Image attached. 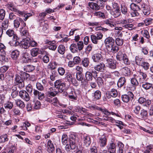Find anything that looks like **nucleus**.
I'll return each instance as SVG.
<instances>
[{
    "label": "nucleus",
    "instance_id": "obj_1",
    "mask_svg": "<svg viewBox=\"0 0 153 153\" xmlns=\"http://www.w3.org/2000/svg\"><path fill=\"white\" fill-rule=\"evenodd\" d=\"M79 138L73 134H71L68 137V143L65 146V151L68 153H71L72 150L74 149L78 142Z\"/></svg>",
    "mask_w": 153,
    "mask_h": 153
},
{
    "label": "nucleus",
    "instance_id": "obj_2",
    "mask_svg": "<svg viewBox=\"0 0 153 153\" xmlns=\"http://www.w3.org/2000/svg\"><path fill=\"white\" fill-rule=\"evenodd\" d=\"M7 7L11 11L16 12L19 16H21L22 17L25 18L24 20L25 21H26L29 17L32 16V14L31 13L22 12L19 10L13 3L8 4Z\"/></svg>",
    "mask_w": 153,
    "mask_h": 153
},
{
    "label": "nucleus",
    "instance_id": "obj_3",
    "mask_svg": "<svg viewBox=\"0 0 153 153\" xmlns=\"http://www.w3.org/2000/svg\"><path fill=\"white\" fill-rule=\"evenodd\" d=\"M102 53V52L98 50L93 51L91 53V58L94 62L98 63L102 60L103 57Z\"/></svg>",
    "mask_w": 153,
    "mask_h": 153
},
{
    "label": "nucleus",
    "instance_id": "obj_4",
    "mask_svg": "<svg viewBox=\"0 0 153 153\" xmlns=\"http://www.w3.org/2000/svg\"><path fill=\"white\" fill-rule=\"evenodd\" d=\"M55 88L58 89V91L62 93L64 91L67 89L66 87V84L62 82L60 79L56 80L54 83Z\"/></svg>",
    "mask_w": 153,
    "mask_h": 153
},
{
    "label": "nucleus",
    "instance_id": "obj_5",
    "mask_svg": "<svg viewBox=\"0 0 153 153\" xmlns=\"http://www.w3.org/2000/svg\"><path fill=\"white\" fill-rule=\"evenodd\" d=\"M113 10L111 12V14L115 18L119 16L121 14L119 5L116 2L112 3Z\"/></svg>",
    "mask_w": 153,
    "mask_h": 153
},
{
    "label": "nucleus",
    "instance_id": "obj_6",
    "mask_svg": "<svg viewBox=\"0 0 153 153\" xmlns=\"http://www.w3.org/2000/svg\"><path fill=\"white\" fill-rule=\"evenodd\" d=\"M14 84L17 85L20 89L23 88L25 85L23 79L18 74H16L15 76L14 80Z\"/></svg>",
    "mask_w": 153,
    "mask_h": 153
},
{
    "label": "nucleus",
    "instance_id": "obj_7",
    "mask_svg": "<svg viewBox=\"0 0 153 153\" xmlns=\"http://www.w3.org/2000/svg\"><path fill=\"white\" fill-rule=\"evenodd\" d=\"M134 95L132 92L128 91L127 94L122 95L121 96V99L123 102L128 103L130 101H131L134 99Z\"/></svg>",
    "mask_w": 153,
    "mask_h": 153
},
{
    "label": "nucleus",
    "instance_id": "obj_8",
    "mask_svg": "<svg viewBox=\"0 0 153 153\" xmlns=\"http://www.w3.org/2000/svg\"><path fill=\"white\" fill-rule=\"evenodd\" d=\"M102 37V33L99 32L95 34H92L91 36L92 42L94 44H97L98 42V40L101 39Z\"/></svg>",
    "mask_w": 153,
    "mask_h": 153
},
{
    "label": "nucleus",
    "instance_id": "obj_9",
    "mask_svg": "<svg viewBox=\"0 0 153 153\" xmlns=\"http://www.w3.org/2000/svg\"><path fill=\"white\" fill-rule=\"evenodd\" d=\"M68 92L69 93L68 98L71 101L77 100V97L74 88L71 87L68 88Z\"/></svg>",
    "mask_w": 153,
    "mask_h": 153
},
{
    "label": "nucleus",
    "instance_id": "obj_10",
    "mask_svg": "<svg viewBox=\"0 0 153 153\" xmlns=\"http://www.w3.org/2000/svg\"><path fill=\"white\" fill-rule=\"evenodd\" d=\"M147 75L146 73L140 71L139 72L138 75L137 76L136 78L138 80L139 83H141L146 81Z\"/></svg>",
    "mask_w": 153,
    "mask_h": 153
},
{
    "label": "nucleus",
    "instance_id": "obj_11",
    "mask_svg": "<svg viewBox=\"0 0 153 153\" xmlns=\"http://www.w3.org/2000/svg\"><path fill=\"white\" fill-rule=\"evenodd\" d=\"M65 79L66 81H67L69 83L71 82L75 86L78 85L77 81L74 78L72 77L71 74L68 73L65 74Z\"/></svg>",
    "mask_w": 153,
    "mask_h": 153
},
{
    "label": "nucleus",
    "instance_id": "obj_12",
    "mask_svg": "<svg viewBox=\"0 0 153 153\" xmlns=\"http://www.w3.org/2000/svg\"><path fill=\"white\" fill-rule=\"evenodd\" d=\"M138 101L140 104L142 105L143 106L146 107H149L151 103L150 100L146 99L143 97H140Z\"/></svg>",
    "mask_w": 153,
    "mask_h": 153
},
{
    "label": "nucleus",
    "instance_id": "obj_13",
    "mask_svg": "<svg viewBox=\"0 0 153 153\" xmlns=\"http://www.w3.org/2000/svg\"><path fill=\"white\" fill-rule=\"evenodd\" d=\"M106 66L112 69H114L116 68V61L111 59H106Z\"/></svg>",
    "mask_w": 153,
    "mask_h": 153
},
{
    "label": "nucleus",
    "instance_id": "obj_14",
    "mask_svg": "<svg viewBox=\"0 0 153 153\" xmlns=\"http://www.w3.org/2000/svg\"><path fill=\"white\" fill-rule=\"evenodd\" d=\"M83 146L86 147H88L91 143V137L87 134H84L82 138Z\"/></svg>",
    "mask_w": 153,
    "mask_h": 153
},
{
    "label": "nucleus",
    "instance_id": "obj_15",
    "mask_svg": "<svg viewBox=\"0 0 153 153\" xmlns=\"http://www.w3.org/2000/svg\"><path fill=\"white\" fill-rule=\"evenodd\" d=\"M90 109L93 110H97L99 111H101L102 113L106 115H110L111 113L108 111L105 108L103 109L101 107H99L98 106L94 105H91L89 106Z\"/></svg>",
    "mask_w": 153,
    "mask_h": 153
},
{
    "label": "nucleus",
    "instance_id": "obj_16",
    "mask_svg": "<svg viewBox=\"0 0 153 153\" xmlns=\"http://www.w3.org/2000/svg\"><path fill=\"white\" fill-rule=\"evenodd\" d=\"M30 39H23V40L20 42V46L25 49H28L30 46Z\"/></svg>",
    "mask_w": 153,
    "mask_h": 153
},
{
    "label": "nucleus",
    "instance_id": "obj_17",
    "mask_svg": "<svg viewBox=\"0 0 153 153\" xmlns=\"http://www.w3.org/2000/svg\"><path fill=\"white\" fill-rule=\"evenodd\" d=\"M105 42L107 48L112 47L114 43V40L113 38L109 37L106 38L105 40Z\"/></svg>",
    "mask_w": 153,
    "mask_h": 153
},
{
    "label": "nucleus",
    "instance_id": "obj_18",
    "mask_svg": "<svg viewBox=\"0 0 153 153\" xmlns=\"http://www.w3.org/2000/svg\"><path fill=\"white\" fill-rule=\"evenodd\" d=\"M20 97L26 101H28L30 99V97L28 93L25 90H22L19 92Z\"/></svg>",
    "mask_w": 153,
    "mask_h": 153
},
{
    "label": "nucleus",
    "instance_id": "obj_19",
    "mask_svg": "<svg viewBox=\"0 0 153 153\" xmlns=\"http://www.w3.org/2000/svg\"><path fill=\"white\" fill-rule=\"evenodd\" d=\"M20 23L22 25V26L23 27H25L26 25L25 23L24 22L22 19L17 17L14 21V27L16 28L18 27Z\"/></svg>",
    "mask_w": 153,
    "mask_h": 153
},
{
    "label": "nucleus",
    "instance_id": "obj_20",
    "mask_svg": "<svg viewBox=\"0 0 153 153\" xmlns=\"http://www.w3.org/2000/svg\"><path fill=\"white\" fill-rule=\"evenodd\" d=\"M107 140L106 137L103 135L99 137L98 143L101 147H105L107 143Z\"/></svg>",
    "mask_w": 153,
    "mask_h": 153
},
{
    "label": "nucleus",
    "instance_id": "obj_21",
    "mask_svg": "<svg viewBox=\"0 0 153 153\" xmlns=\"http://www.w3.org/2000/svg\"><path fill=\"white\" fill-rule=\"evenodd\" d=\"M108 153H116V149L115 144L113 143H111L107 146Z\"/></svg>",
    "mask_w": 153,
    "mask_h": 153
},
{
    "label": "nucleus",
    "instance_id": "obj_22",
    "mask_svg": "<svg viewBox=\"0 0 153 153\" xmlns=\"http://www.w3.org/2000/svg\"><path fill=\"white\" fill-rule=\"evenodd\" d=\"M6 34L8 36L10 37H13L12 40H16L17 39V36L16 34H15V32L12 29H9L6 32Z\"/></svg>",
    "mask_w": 153,
    "mask_h": 153
},
{
    "label": "nucleus",
    "instance_id": "obj_23",
    "mask_svg": "<svg viewBox=\"0 0 153 153\" xmlns=\"http://www.w3.org/2000/svg\"><path fill=\"white\" fill-rule=\"evenodd\" d=\"M139 116L142 119L144 120L147 119L148 117L147 111L144 109H141L139 113Z\"/></svg>",
    "mask_w": 153,
    "mask_h": 153
},
{
    "label": "nucleus",
    "instance_id": "obj_24",
    "mask_svg": "<svg viewBox=\"0 0 153 153\" xmlns=\"http://www.w3.org/2000/svg\"><path fill=\"white\" fill-rule=\"evenodd\" d=\"M47 147V150L49 153H52L55 150L54 147L51 140L48 141Z\"/></svg>",
    "mask_w": 153,
    "mask_h": 153
},
{
    "label": "nucleus",
    "instance_id": "obj_25",
    "mask_svg": "<svg viewBox=\"0 0 153 153\" xmlns=\"http://www.w3.org/2000/svg\"><path fill=\"white\" fill-rule=\"evenodd\" d=\"M85 79H84L83 80L85 82V84H86L87 81H91L93 79V76L92 73L90 71H87L85 74Z\"/></svg>",
    "mask_w": 153,
    "mask_h": 153
},
{
    "label": "nucleus",
    "instance_id": "obj_26",
    "mask_svg": "<svg viewBox=\"0 0 153 153\" xmlns=\"http://www.w3.org/2000/svg\"><path fill=\"white\" fill-rule=\"evenodd\" d=\"M20 28V32L21 36L22 38L27 37L29 36V32L25 26Z\"/></svg>",
    "mask_w": 153,
    "mask_h": 153
},
{
    "label": "nucleus",
    "instance_id": "obj_27",
    "mask_svg": "<svg viewBox=\"0 0 153 153\" xmlns=\"http://www.w3.org/2000/svg\"><path fill=\"white\" fill-rule=\"evenodd\" d=\"M126 79L124 77H120L117 82V85L119 88H121L125 86L126 84Z\"/></svg>",
    "mask_w": 153,
    "mask_h": 153
},
{
    "label": "nucleus",
    "instance_id": "obj_28",
    "mask_svg": "<svg viewBox=\"0 0 153 153\" xmlns=\"http://www.w3.org/2000/svg\"><path fill=\"white\" fill-rule=\"evenodd\" d=\"M33 94L36 97H38L39 100H42L45 97L44 93L40 92L36 90L33 89Z\"/></svg>",
    "mask_w": 153,
    "mask_h": 153
},
{
    "label": "nucleus",
    "instance_id": "obj_29",
    "mask_svg": "<svg viewBox=\"0 0 153 153\" xmlns=\"http://www.w3.org/2000/svg\"><path fill=\"white\" fill-rule=\"evenodd\" d=\"M105 68V65L103 62L100 63L94 67V69L95 70L100 72L104 71Z\"/></svg>",
    "mask_w": 153,
    "mask_h": 153
},
{
    "label": "nucleus",
    "instance_id": "obj_30",
    "mask_svg": "<svg viewBox=\"0 0 153 153\" xmlns=\"http://www.w3.org/2000/svg\"><path fill=\"white\" fill-rule=\"evenodd\" d=\"M4 106L5 109L9 111L13 108V103L9 101H7L4 104Z\"/></svg>",
    "mask_w": 153,
    "mask_h": 153
},
{
    "label": "nucleus",
    "instance_id": "obj_31",
    "mask_svg": "<svg viewBox=\"0 0 153 153\" xmlns=\"http://www.w3.org/2000/svg\"><path fill=\"white\" fill-rule=\"evenodd\" d=\"M88 6L91 9L97 11L99 10L100 9L97 3L89 2L88 3Z\"/></svg>",
    "mask_w": 153,
    "mask_h": 153
},
{
    "label": "nucleus",
    "instance_id": "obj_32",
    "mask_svg": "<svg viewBox=\"0 0 153 153\" xmlns=\"http://www.w3.org/2000/svg\"><path fill=\"white\" fill-rule=\"evenodd\" d=\"M40 25L42 27V31L46 33H48V29L49 27L48 25L44 21L41 22L40 24Z\"/></svg>",
    "mask_w": 153,
    "mask_h": 153
},
{
    "label": "nucleus",
    "instance_id": "obj_33",
    "mask_svg": "<svg viewBox=\"0 0 153 153\" xmlns=\"http://www.w3.org/2000/svg\"><path fill=\"white\" fill-rule=\"evenodd\" d=\"M15 102L16 106L22 109H23L25 106L24 102L19 99L15 100Z\"/></svg>",
    "mask_w": 153,
    "mask_h": 153
},
{
    "label": "nucleus",
    "instance_id": "obj_34",
    "mask_svg": "<svg viewBox=\"0 0 153 153\" xmlns=\"http://www.w3.org/2000/svg\"><path fill=\"white\" fill-rule=\"evenodd\" d=\"M123 74L125 76H128L131 74V71L130 69L128 67H123L121 69Z\"/></svg>",
    "mask_w": 153,
    "mask_h": 153
},
{
    "label": "nucleus",
    "instance_id": "obj_35",
    "mask_svg": "<svg viewBox=\"0 0 153 153\" xmlns=\"http://www.w3.org/2000/svg\"><path fill=\"white\" fill-rule=\"evenodd\" d=\"M126 54L125 53H123L122 51H119L117 54L116 58L117 60L121 61L123 60Z\"/></svg>",
    "mask_w": 153,
    "mask_h": 153
},
{
    "label": "nucleus",
    "instance_id": "obj_36",
    "mask_svg": "<svg viewBox=\"0 0 153 153\" xmlns=\"http://www.w3.org/2000/svg\"><path fill=\"white\" fill-rule=\"evenodd\" d=\"M76 77L77 80L79 81H81V85H85V82L83 80V75L82 73L77 72L76 73Z\"/></svg>",
    "mask_w": 153,
    "mask_h": 153
},
{
    "label": "nucleus",
    "instance_id": "obj_37",
    "mask_svg": "<svg viewBox=\"0 0 153 153\" xmlns=\"http://www.w3.org/2000/svg\"><path fill=\"white\" fill-rule=\"evenodd\" d=\"M9 21L8 19H6L1 23V27H2L4 30H6L8 27L9 26Z\"/></svg>",
    "mask_w": 153,
    "mask_h": 153
},
{
    "label": "nucleus",
    "instance_id": "obj_38",
    "mask_svg": "<svg viewBox=\"0 0 153 153\" xmlns=\"http://www.w3.org/2000/svg\"><path fill=\"white\" fill-rule=\"evenodd\" d=\"M29 54L27 53H24L22 56V59L23 63H27L30 62V59L29 58Z\"/></svg>",
    "mask_w": 153,
    "mask_h": 153
},
{
    "label": "nucleus",
    "instance_id": "obj_39",
    "mask_svg": "<svg viewBox=\"0 0 153 153\" xmlns=\"http://www.w3.org/2000/svg\"><path fill=\"white\" fill-rule=\"evenodd\" d=\"M142 84V87L146 90H149L151 88H153V85L151 83L146 82Z\"/></svg>",
    "mask_w": 153,
    "mask_h": 153
},
{
    "label": "nucleus",
    "instance_id": "obj_40",
    "mask_svg": "<svg viewBox=\"0 0 153 153\" xmlns=\"http://www.w3.org/2000/svg\"><path fill=\"white\" fill-rule=\"evenodd\" d=\"M35 69V67L31 65H27L25 66L24 67V70L28 72L32 71L34 70Z\"/></svg>",
    "mask_w": 153,
    "mask_h": 153
},
{
    "label": "nucleus",
    "instance_id": "obj_41",
    "mask_svg": "<svg viewBox=\"0 0 153 153\" xmlns=\"http://www.w3.org/2000/svg\"><path fill=\"white\" fill-rule=\"evenodd\" d=\"M70 49L71 52L75 53L78 52V49L77 45L74 43L71 44L69 48Z\"/></svg>",
    "mask_w": 153,
    "mask_h": 153
},
{
    "label": "nucleus",
    "instance_id": "obj_42",
    "mask_svg": "<svg viewBox=\"0 0 153 153\" xmlns=\"http://www.w3.org/2000/svg\"><path fill=\"white\" fill-rule=\"evenodd\" d=\"M19 52L17 50H15L11 52V57L13 59H16L19 57Z\"/></svg>",
    "mask_w": 153,
    "mask_h": 153
},
{
    "label": "nucleus",
    "instance_id": "obj_43",
    "mask_svg": "<svg viewBox=\"0 0 153 153\" xmlns=\"http://www.w3.org/2000/svg\"><path fill=\"white\" fill-rule=\"evenodd\" d=\"M9 140L8 135L4 134L0 136V143H4Z\"/></svg>",
    "mask_w": 153,
    "mask_h": 153
},
{
    "label": "nucleus",
    "instance_id": "obj_44",
    "mask_svg": "<svg viewBox=\"0 0 153 153\" xmlns=\"http://www.w3.org/2000/svg\"><path fill=\"white\" fill-rule=\"evenodd\" d=\"M90 62L89 59L87 58H84L82 60L81 64L85 67L87 68L89 65Z\"/></svg>",
    "mask_w": 153,
    "mask_h": 153
},
{
    "label": "nucleus",
    "instance_id": "obj_45",
    "mask_svg": "<svg viewBox=\"0 0 153 153\" xmlns=\"http://www.w3.org/2000/svg\"><path fill=\"white\" fill-rule=\"evenodd\" d=\"M135 59L136 64L140 66L144 61L143 58L140 57L138 56H136L135 57Z\"/></svg>",
    "mask_w": 153,
    "mask_h": 153
},
{
    "label": "nucleus",
    "instance_id": "obj_46",
    "mask_svg": "<svg viewBox=\"0 0 153 153\" xmlns=\"http://www.w3.org/2000/svg\"><path fill=\"white\" fill-rule=\"evenodd\" d=\"M130 7L133 11H139L141 10L140 7L134 3H131L130 5Z\"/></svg>",
    "mask_w": 153,
    "mask_h": 153
},
{
    "label": "nucleus",
    "instance_id": "obj_47",
    "mask_svg": "<svg viewBox=\"0 0 153 153\" xmlns=\"http://www.w3.org/2000/svg\"><path fill=\"white\" fill-rule=\"evenodd\" d=\"M94 15L98 18L104 19L105 17L104 13L101 11H96L93 13Z\"/></svg>",
    "mask_w": 153,
    "mask_h": 153
},
{
    "label": "nucleus",
    "instance_id": "obj_48",
    "mask_svg": "<svg viewBox=\"0 0 153 153\" xmlns=\"http://www.w3.org/2000/svg\"><path fill=\"white\" fill-rule=\"evenodd\" d=\"M110 50L111 52L113 53H117L119 49V47L118 45H114L111 48H108Z\"/></svg>",
    "mask_w": 153,
    "mask_h": 153
},
{
    "label": "nucleus",
    "instance_id": "obj_49",
    "mask_svg": "<svg viewBox=\"0 0 153 153\" xmlns=\"http://www.w3.org/2000/svg\"><path fill=\"white\" fill-rule=\"evenodd\" d=\"M137 80V79L134 78H131V83L132 86L135 88L139 84V81H138Z\"/></svg>",
    "mask_w": 153,
    "mask_h": 153
},
{
    "label": "nucleus",
    "instance_id": "obj_50",
    "mask_svg": "<svg viewBox=\"0 0 153 153\" xmlns=\"http://www.w3.org/2000/svg\"><path fill=\"white\" fill-rule=\"evenodd\" d=\"M65 47L62 45H60L58 48V52L62 55L64 54L65 53Z\"/></svg>",
    "mask_w": 153,
    "mask_h": 153
},
{
    "label": "nucleus",
    "instance_id": "obj_51",
    "mask_svg": "<svg viewBox=\"0 0 153 153\" xmlns=\"http://www.w3.org/2000/svg\"><path fill=\"white\" fill-rule=\"evenodd\" d=\"M103 22L104 24L108 25L111 27H114V23L111 19H106Z\"/></svg>",
    "mask_w": 153,
    "mask_h": 153
},
{
    "label": "nucleus",
    "instance_id": "obj_52",
    "mask_svg": "<svg viewBox=\"0 0 153 153\" xmlns=\"http://www.w3.org/2000/svg\"><path fill=\"white\" fill-rule=\"evenodd\" d=\"M121 10L122 13L124 15H126L128 13V8L127 6L124 4L121 5Z\"/></svg>",
    "mask_w": 153,
    "mask_h": 153
},
{
    "label": "nucleus",
    "instance_id": "obj_53",
    "mask_svg": "<svg viewBox=\"0 0 153 153\" xmlns=\"http://www.w3.org/2000/svg\"><path fill=\"white\" fill-rule=\"evenodd\" d=\"M96 79L97 84L99 87H101L103 85V81L100 77H97Z\"/></svg>",
    "mask_w": 153,
    "mask_h": 153
},
{
    "label": "nucleus",
    "instance_id": "obj_54",
    "mask_svg": "<svg viewBox=\"0 0 153 153\" xmlns=\"http://www.w3.org/2000/svg\"><path fill=\"white\" fill-rule=\"evenodd\" d=\"M101 92L99 90L96 91L94 94L93 96L96 100H99L101 97Z\"/></svg>",
    "mask_w": 153,
    "mask_h": 153
},
{
    "label": "nucleus",
    "instance_id": "obj_55",
    "mask_svg": "<svg viewBox=\"0 0 153 153\" xmlns=\"http://www.w3.org/2000/svg\"><path fill=\"white\" fill-rule=\"evenodd\" d=\"M38 49L33 48L30 51V53L33 57L36 56L38 54Z\"/></svg>",
    "mask_w": 153,
    "mask_h": 153
},
{
    "label": "nucleus",
    "instance_id": "obj_56",
    "mask_svg": "<svg viewBox=\"0 0 153 153\" xmlns=\"http://www.w3.org/2000/svg\"><path fill=\"white\" fill-rule=\"evenodd\" d=\"M140 66L145 70H147L149 69L150 67V65L148 62L144 61Z\"/></svg>",
    "mask_w": 153,
    "mask_h": 153
},
{
    "label": "nucleus",
    "instance_id": "obj_57",
    "mask_svg": "<svg viewBox=\"0 0 153 153\" xmlns=\"http://www.w3.org/2000/svg\"><path fill=\"white\" fill-rule=\"evenodd\" d=\"M68 136L66 134H63L62 137V142L64 145H66L68 142Z\"/></svg>",
    "mask_w": 153,
    "mask_h": 153
},
{
    "label": "nucleus",
    "instance_id": "obj_58",
    "mask_svg": "<svg viewBox=\"0 0 153 153\" xmlns=\"http://www.w3.org/2000/svg\"><path fill=\"white\" fill-rule=\"evenodd\" d=\"M6 14L5 11L3 9H0V20H3Z\"/></svg>",
    "mask_w": 153,
    "mask_h": 153
},
{
    "label": "nucleus",
    "instance_id": "obj_59",
    "mask_svg": "<svg viewBox=\"0 0 153 153\" xmlns=\"http://www.w3.org/2000/svg\"><path fill=\"white\" fill-rule=\"evenodd\" d=\"M153 21V19L148 18L145 19L144 22L146 26H148L152 23Z\"/></svg>",
    "mask_w": 153,
    "mask_h": 153
},
{
    "label": "nucleus",
    "instance_id": "obj_60",
    "mask_svg": "<svg viewBox=\"0 0 153 153\" xmlns=\"http://www.w3.org/2000/svg\"><path fill=\"white\" fill-rule=\"evenodd\" d=\"M76 45L78 47L77 48L79 51H80L82 50L84 46L83 42L82 41L78 42L77 43Z\"/></svg>",
    "mask_w": 153,
    "mask_h": 153
},
{
    "label": "nucleus",
    "instance_id": "obj_61",
    "mask_svg": "<svg viewBox=\"0 0 153 153\" xmlns=\"http://www.w3.org/2000/svg\"><path fill=\"white\" fill-rule=\"evenodd\" d=\"M134 25L132 24H130V23H128L127 24L125 25H122V26L123 27L127 28L129 30H131L133 29V27Z\"/></svg>",
    "mask_w": 153,
    "mask_h": 153
},
{
    "label": "nucleus",
    "instance_id": "obj_62",
    "mask_svg": "<svg viewBox=\"0 0 153 153\" xmlns=\"http://www.w3.org/2000/svg\"><path fill=\"white\" fill-rule=\"evenodd\" d=\"M59 75L62 76L65 74V69L62 67H59L57 69Z\"/></svg>",
    "mask_w": 153,
    "mask_h": 153
},
{
    "label": "nucleus",
    "instance_id": "obj_63",
    "mask_svg": "<svg viewBox=\"0 0 153 153\" xmlns=\"http://www.w3.org/2000/svg\"><path fill=\"white\" fill-rule=\"evenodd\" d=\"M141 109V107L138 105L135 106L134 108V112L136 115H138L140 113V111Z\"/></svg>",
    "mask_w": 153,
    "mask_h": 153
},
{
    "label": "nucleus",
    "instance_id": "obj_64",
    "mask_svg": "<svg viewBox=\"0 0 153 153\" xmlns=\"http://www.w3.org/2000/svg\"><path fill=\"white\" fill-rule=\"evenodd\" d=\"M123 40L122 39L117 38L115 40V42L117 45L121 46L123 44Z\"/></svg>",
    "mask_w": 153,
    "mask_h": 153
}]
</instances>
